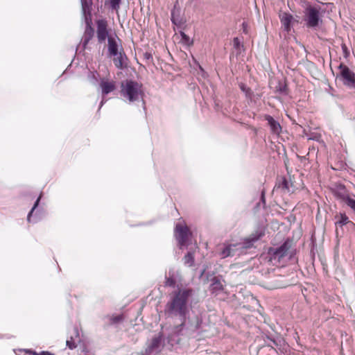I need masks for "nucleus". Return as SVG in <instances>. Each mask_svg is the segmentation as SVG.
<instances>
[{
	"label": "nucleus",
	"instance_id": "nucleus-1",
	"mask_svg": "<svg viewBox=\"0 0 355 355\" xmlns=\"http://www.w3.org/2000/svg\"><path fill=\"white\" fill-rule=\"evenodd\" d=\"M193 294L191 288L178 287L172 293L171 300L166 303L165 312L168 317L178 318L180 324L175 327L173 334H182L186 321L189 315V302Z\"/></svg>",
	"mask_w": 355,
	"mask_h": 355
},
{
	"label": "nucleus",
	"instance_id": "nucleus-2",
	"mask_svg": "<svg viewBox=\"0 0 355 355\" xmlns=\"http://www.w3.org/2000/svg\"><path fill=\"white\" fill-rule=\"evenodd\" d=\"M291 245L292 241L290 239H286L279 246L269 248L268 250V261L273 266H284L285 262L291 258V255L288 254Z\"/></svg>",
	"mask_w": 355,
	"mask_h": 355
},
{
	"label": "nucleus",
	"instance_id": "nucleus-3",
	"mask_svg": "<svg viewBox=\"0 0 355 355\" xmlns=\"http://www.w3.org/2000/svg\"><path fill=\"white\" fill-rule=\"evenodd\" d=\"M121 94L130 103L143 99L142 85L133 80H125L121 84Z\"/></svg>",
	"mask_w": 355,
	"mask_h": 355
},
{
	"label": "nucleus",
	"instance_id": "nucleus-4",
	"mask_svg": "<svg viewBox=\"0 0 355 355\" xmlns=\"http://www.w3.org/2000/svg\"><path fill=\"white\" fill-rule=\"evenodd\" d=\"M320 6H308L304 12V21L307 28H315L322 24Z\"/></svg>",
	"mask_w": 355,
	"mask_h": 355
},
{
	"label": "nucleus",
	"instance_id": "nucleus-5",
	"mask_svg": "<svg viewBox=\"0 0 355 355\" xmlns=\"http://www.w3.org/2000/svg\"><path fill=\"white\" fill-rule=\"evenodd\" d=\"M340 73L337 75L343 84L349 89H355V73L347 65L341 63L338 66Z\"/></svg>",
	"mask_w": 355,
	"mask_h": 355
},
{
	"label": "nucleus",
	"instance_id": "nucleus-6",
	"mask_svg": "<svg viewBox=\"0 0 355 355\" xmlns=\"http://www.w3.org/2000/svg\"><path fill=\"white\" fill-rule=\"evenodd\" d=\"M94 35V29L92 27V19L89 15L85 19V28L81 40V45L83 50L87 49L89 41Z\"/></svg>",
	"mask_w": 355,
	"mask_h": 355
},
{
	"label": "nucleus",
	"instance_id": "nucleus-7",
	"mask_svg": "<svg viewBox=\"0 0 355 355\" xmlns=\"http://www.w3.org/2000/svg\"><path fill=\"white\" fill-rule=\"evenodd\" d=\"M96 37L99 44L105 42L106 39L108 40L109 31L107 28V21L105 19H98L96 21Z\"/></svg>",
	"mask_w": 355,
	"mask_h": 355
},
{
	"label": "nucleus",
	"instance_id": "nucleus-8",
	"mask_svg": "<svg viewBox=\"0 0 355 355\" xmlns=\"http://www.w3.org/2000/svg\"><path fill=\"white\" fill-rule=\"evenodd\" d=\"M264 236V231L261 229L257 230L254 233L251 234L248 237L245 238L240 244V250L242 252L243 250L250 248L254 243Z\"/></svg>",
	"mask_w": 355,
	"mask_h": 355
},
{
	"label": "nucleus",
	"instance_id": "nucleus-9",
	"mask_svg": "<svg viewBox=\"0 0 355 355\" xmlns=\"http://www.w3.org/2000/svg\"><path fill=\"white\" fill-rule=\"evenodd\" d=\"M240 244L236 243H224V246L220 252V256L222 259H225L229 257H234L241 253L240 250Z\"/></svg>",
	"mask_w": 355,
	"mask_h": 355
},
{
	"label": "nucleus",
	"instance_id": "nucleus-10",
	"mask_svg": "<svg viewBox=\"0 0 355 355\" xmlns=\"http://www.w3.org/2000/svg\"><path fill=\"white\" fill-rule=\"evenodd\" d=\"M175 236L178 242L180 248L187 244L189 235V230L187 226H182L180 224H177L175 226Z\"/></svg>",
	"mask_w": 355,
	"mask_h": 355
},
{
	"label": "nucleus",
	"instance_id": "nucleus-11",
	"mask_svg": "<svg viewBox=\"0 0 355 355\" xmlns=\"http://www.w3.org/2000/svg\"><path fill=\"white\" fill-rule=\"evenodd\" d=\"M332 192L335 198L341 203L351 195L345 186L342 184H336L332 189Z\"/></svg>",
	"mask_w": 355,
	"mask_h": 355
},
{
	"label": "nucleus",
	"instance_id": "nucleus-12",
	"mask_svg": "<svg viewBox=\"0 0 355 355\" xmlns=\"http://www.w3.org/2000/svg\"><path fill=\"white\" fill-rule=\"evenodd\" d=\"M42 198V193L37 198L36 201L34 203L33 207L29 211L27 216V220L28 223H36L41 219V213L40 210L35 211L36 208L39 205L40 201Z\"/></svg>",
	"mask_w": 355,
	"mask_h": 355
},
{
	"label": "nucleus",
	"instance_id": "nucleus-13",
	"mask_svg": "<svg viewBox=\"0 0 355 355\" xmlns=\"http://www.w3.org/2000/svg\"><path fill=\"white\" fill-rule=\"evenodd\" d=\"M117 40L120 41L117 36L116 37H108L107 40V52L108 55H116L118 52L121 51V46Z\"/></svg>",
	"mask_w": 355,
	"mask_h": 355
},
{
	"label": "nucleus",
	"instance_id": "nucleus-14",
	"mask_svg": "<svg viewBox=\"0 0 355 355\" xmlns=\"http://www.w3.org/2000/svg\"><path fill=\"white\" fill-rule=\"evenodd\" d=\"M264 119L268 122L270 131L272 134L279 135L282 132V127L279 123L276 121L272 116L266 114Z\"/></svg>",
	"mask_w": 355,
	"mask_h": 355
},
{
	"label": "nucleus",
	"instance_id": "nucleus-15",
	"mask_svg": "<svg viewBox=\"0 0 355 355\" xmlns=\"http://www.w3.org/2000/svg\"><path fill=\"white\" fill-rule=\"evenodd\" d=\"M110 57H114L113 62L117 69H123L126 67L124 60L127 58L121 46V51L118 52L116 55H111Z\"/></svg>",
	"mask_w": 355,
	"mask_h": 355
},
{
	"label": "nucleus",
	"instance_id": "nucleus-16",
	"mask_svg": "<svg viewBox=\"0 0 355 355\" xmlns=\"http://www.w3.org/2000/svg\"><path fill=\"white\" fill-rule=\"evenodd\" d=\"M162 335L159 334L157 336L154 337L152 339L150 344L148 346L146 349V353L150 354L155 351L159 350L162 345Z\"/></svg>",
	"mask_w": 355,
	"mask_h": 355
},
{
	"label": "nucleus",
	"instance_id": "nucleus-17",
	"mask_svg": "<svg viewBox=\"0 0 355 355\" xmlns=\"http://www.w3.org/2000/svg\"><path fill=\"white\" fill-rule=\"evenodd\" d=\"M211 281L209 291L212 294L217 295L223 291V285L218 277H213Z\"/></svg>",
	"mask_w": 355,
	"mask_h": 355
},
{
	"label": "nucleus",
	"instance_id": "nucleus-18",
	"mask_svg": "<svg viewBox=\"0 0 355 355\" xmlns=\"http://www.w3.org/2000/svg\"><path fill=\"white\" fill-rule=\"evenodd\" d=\"M293 20V17L290 13L284 12L280 15V21L285 31L288 33L291 30V22Z\"/></svg>",
	"mask_w": 355,
	"mask_h": 355
},
{
	"label": "nucleus",
	"instance_id": "nucleus-19",
	"mask_svg": "<svg viewBox=\"0 0 355 355\" xmlns=\"http://www.w3.org/2000/svg\"><path fill=\"white\" fill-rule=\"evenodd\" d=\"M101 87L103 95H107L116 89L115 84L113 81L110 82L103 80L101 82Z\"/></svg>",
	"mask_w": 355,
	"mask_h": 355
},
{
	"label": "nucleus",
	"instance_id": "nucleus-20",
	"mask_svg": "<svg viewBox=\"0 0 355 355\" xmlns=\"http://www.w3.org/2000/svg\"><path fill=\"white\" fill-rule=\"evenodd\" d=\"M180 9L177 8H176V6L175 5L174 6V8H173V10H171V22L177 26H182V18L180 17Z\"/></svg>",
	"mask_w": 355,
	"mask_h": 355
},
{
	"label": "nucleus",
	"instance_id": "nucleus-21",
	"mask_svg": "<svg viewBox=\"0 0 355 355\" xmlns=\"http://www.w3.org/2000/svg\"><path fill=\"white\" fill-rule=\"evenodd\" d=\"M76 338L79 340V331L77 327L73 329V336H71L70 339H67L66 341V345L70 349H73L77 347Z\"/></svg>",
	"mask_w": 355,
	"mask_h": 355
},
{
	"label": "nucleus",
	"instance_id": "nucleus-22",
	"mask_svg": "<svg viewBox=\"0 0 355 355\" xmlns=\"http://www.w3.org/2000/svg\"><path fill=\"white\" fill-rule=\"evenodd\" d=\"M184 264L187 267H192L195 263V255L192 251H189L183 257Z\"/></svg>",
	"mask_w": 355,
	"mask_h": 355
},
{
	"label": "nucleus",
	"instance_id": "nucleus-23",
	"mask_svg": "<svg viewBox=\"0 0 355 355\" xmlns=\"http://www.w3.org/2000/svg\"><path fill=\"white\" fill-rule=\"evenodd\" d=\"M239 86L240 89L245 94L246 98L252 100L254 96V93L252 89L243 83H240Z\"/></svg>",
	"mask_w": 355,
	"mask_h": 355
},
{
	"label": "nucleus",
	"instance_id": "nucleus-24",
	"mask_svg": "<svg viewBox=\"0 0 355 355\" xmlns=\"http://www.w3.org/2000/svg\"><path fill=\"white\" fill-rule=\"evenodd\" d=\"M339 217H340L339 220L335 223V225L336 226L339 225V226L342 227L347 223H352V222L349 220L348 216L345 213H340Z\"/></svg>",
	"mask_w": 355,
	"mask_h": 355
},
{
	"label": "nucleus",
	"instance_id": "nucleus-25",
	"mask_svg": "<svg viewBox=\"0 0 355 355\" xmlns=\"http://www.w3.org/2000/svg\"><path fill=\"white\" fill-rule=\"evenodd\" d=\"M109 319V322L110 324H116L121 322L124 320V317L123 314L117 315H107L106 317Z\"/></svg>",
	"mask_w": 355,
	"mask_h": 355
},
{
	"label": "nucleus",
	"instance_id": "nucleus-26",
	"mask_svg": "<svg viewBox=\"0 0 355 355\" xmlns=\"http://www.w3.org/2000/svg\"><path fill=\"white\" fill-rule=\"evenodd\" d=\"M82 9H83V12L85 19H86V17L87 16V15H89L90 17L92 18L90 6L85 0L82 1Z\"/></svg>",
	"mask_w": 355,
	"mask_h": 355
},
{
	"label": "nucleus",
	"instance_id": "nucleus-27",
	"mask_svg": "<svg viewBox=\"0 0 355 355\" xmlns=\"http://www.w3.org/2000/svg\"><path fill=\"white\" fill-rule=\"evenodd\" d=\"M99 74L97 71H89L88 74L89 80L94 85L96 84L98 80Z\"/></svg>",
	"mask_w": 355,
	"mask_h": 355
},
{
	"label": "nucleus",
	"instance_id": "nucleus-28",
	"mask_svg": "<svg viewBox=\"0 0 355 355\" xmlns=\"http://www.w3.org/2000/svg\"><path fill=\"white\" fill-rule=\"evenodd\" d=\"M289 185L290 183L287 179L286 178H282L281 182L278 184V188H281L284 191H290Z\"/></svg>",
	"mask_w": 355,
	"mask_h": 355
},
{
	"label": "nucleus",
	"instance_id": "nucleus-29",
	"mask_svg": "<svg viewBox=\"0 0 355 355\" xmlns=\"http://www.w3.org/2000/svg\"><path fill=\"white\" fill-rule=\"evenodd\" d=\"M110 8L118 11L120 8L121 0H108Z\"/></svg>",
	"mask_w": 355,
	"mask_h": 355
},
{
	"label": "nucleus",
	"instance_id": "nucleus-30",
	"mask_svg": "<svg viewBox=\"0 0 355 355\" xmlns=\"http://www.w3.org/2000/svg\"><path fill=\"white\" fill-rule=\"evenodd\" d=\"M233 46L234 48L239 51H240L241 49L243 47V44L239 37H234L233 39Z\"/></svg>",
	"mask_w": 355,
	"mask_h": 355
},
{
	"label": "nucleus",
	"instance_id": "nucleus-31",
	"mask_svg": "<svg viewBox=\"0 0 355 355\" xmlns=\"http://www.w3.org/2000/svg\"><path fill=\"white\" fill-rule=\"evenodd\" d=\"M175 280L173 277H166L165 286L174 287L175 286Z\"/></svg>",
	"mask_w": 355,
	"mask_h": 355
},
{
	"label": "nucleus",
	"instance_id": "nucleus-32",
	"mask_svg": "<svg viewBox=\"0 0 355 355\" xmlns=\"http://www.w3.org/2000/svg\"><path fill=\"white\" fill-rule=\"evenodd\" d=\"M180 36L182 37V40L183 42H184L185 43H189L190 38H189V37L187 35L185 34L184 32L180 31Z\"/></svg>",
	"mask_w": 355,
	"mask_h": 355
},
{
	"label": "nucleus",
	"instance_id": "nucleus-33",
	"mask_svg": "<svg viewBox=\"0 0 355 355\" xmlns=\"http://www.w3.org/2000/svg\"><path fill=\"white\" fill-rule=\"evenodd\" d=\"M342 50L345 58H347L349 55V51L345 44H342Z\"/></svg>",
	"mask_w": 355,
	"mask_h": 355
},
{
	"label": "nucleus",
	"instance_id": "nucleus-34",
	"mask_svg": "<svg viewBox=\"0 0 355 355\" xmlns=\"http://www.w3.org/2000/svg\"><path fill=\"white\" fill-rule=\"evenodd\" d=\"M261 202L263 205V207L264 208L266 206V198H265V191L263 190L261 193Z\"/></svg>",
	"mask_w": 355,
	"mask_h": 355
},
{
	"label": "nucleus",
	"instance_id": "nucleus-35",
	"mask_svg": "<svg viewBox=\"0 0 355 355\" xmlns=\"http://www.w3.org/2000/svg\"><path fill=\"white\" fill-rule=\"evenodd\" d=\"M144 58L147 60H151L153 61V55L150 52H146L144 54Z\"/></svg>",
	"mask_w": 355,
	"mask_h": 355
},
{
	"label": "nucleus",
	"instance_id": "nucleus-36",
	"mask_svg": "<svg viewBox=\"0 0 355 355\" xmlns=\"http://www.w3.org/2000/svg\"><path fill=\"white\" fill-rule=\"evenodd\" d=\"M286 89V85H279V88L277 89V90L280 93H284Z\"/></svg>",
	"mask_w": 355,
	"mask_h": 355
},
{
	"label": "nucleus",
	"instance_id": "nucleus-37",
	"mask_svg": "<svg viewBox=\"0 0 355 355\" xmlns=\"http://www.w3.org/2000/svg\"><path fill=\"white\" fill-rule=\"evenodd\" d=\"M39 355H54V354L49 352L42 351L39 353Z\"/></svg>",
	"mask_w": 355,
	"mask_h": 355
},
{
	"label": "nucleus",
	"instance_id": "nucleus-38",
	"mask_svg": "<svg viewBox=\"0 0 355 355\" xmlns=\"http://www.w3.org/2000/svg\"><path fill=\"white\" fill-rule=\"evenodd\" d=\"M106 102V100L103 98L102 99V101H101L100 103V105H99V107H98V110L103 107V105H104V103Z\"/></svg>",
	"mask_w": 355,
	"mask_h": 355
},
{
	"label": "nucleus",
	"instance_id": "nucleus-39",
	"mask_svg": "<svg viewBox=\"0 0 355 355\" xmlns=\"http://www.w3.org/2000/svg\"><path fill=\"white\" fill-rule=\"evenodd\" d=\"M318 137L317 135L313 136V137H308V139L310 140H318Z\"/></svg>",
	"mask_w": 355,
	"mask_h": 355
},
{
	"label": "nucleus",
	"instance_id": "nucleus-40",
	"mask_svg": "<svg viewBox=\"0 0 355 355\" xmlns=\"http://www.w3.org/2000/svg\"><path fill=\"white\" fill-rule=\"evenodd\" d=\"M27 352H28V353H30V354H33V355H39V353H37V352H35V351H32V350H31V349L28 350Z\"/></svg>",
	"mask_w": 355,
	"mask_h": 355
},
{
	"label": "nucleus",
	"instance_id": "nucleus-41",
	"mask_svg": "<svg viewBox=\"0 0 355 355\" xmlns=\"http://www.w3.org/2000/svg\"><path fill=\"white\" fill-rule=\"evenodd\" d=\"M27 352H28V353H30V354H33V355H39V353H37V352H35V351H32V350H31V349L28 350Z\"/></svg>",
	"mask_w": 355,
	"mask_h": 355
},
{
	"label": "nucleus",
	"instance_id": "nucleus-42",
	"mask_svg": "<svg viewBox=\"0 0 355 355\" xmlns=\"http://www.w3.org/2000/svg\"><path fill=\"white\" fill-rule=\"evenodd\" d=\"M271 341L273 343V344L276 346H277V343H276V341L275 340H272L271 339Z\"/></svg>",
	"mask_w": 355,
	"mask_h": 355
}]
</instances>
